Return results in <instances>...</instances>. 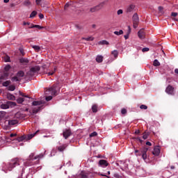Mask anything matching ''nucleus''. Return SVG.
Segmentation results:
<instances>
[{"mask_svg":"<svg viewBox=\"0 0 178 178\" xmlns=\"http://www.w3.org/2000/svg\"><path fill=\"white\" fill-rule=\"evenodd\" d=\"M115 35H122L123 34V30H120L119 31H114Z\"/></svg>","mask_w":178,"mask_h":178,"instance_id":"36","label":"nucleus"},{"mask_svg":"<svg viewBox=\"0 0 178 178\" xmlns=\"http://www.w3.org/2000/svg\"><path fill=\"white\" fill-rule=\"evenodd\" d=\"M159 12L162 13V10H163V7L159 6Z\"/></svg>","mask_w":178,"mask_h":178,"instance_id":"57","label":"nucleus"},{"mask_svg":"<svg viewBox=\"0 0 178 178\" xmlns=\"http://www.w3.org/2000/svg\"><path fill=\"white\" fill-rule=\"evenodd\" d=\"M165 92L169 95H175V88L169 85L165 89Z\"/></svg>","mask_w":178,"mask_h":178,"instance_id":"9","label":"nucleus"},{"mask_svg":"<svg viewBox=\"0 0 178 178\" xmlns=\"http://www.w3.org/2000/svg\"><path fill=\"white\" fill-rule=\"evenodd\" d=\"M33 106H38V105H42V102L41 101H34L32 103Z\"/></svg>","mask_w":178,"mask_h":178,"instance_id":"20","label":"nucleus"},{"mask_svg":"<svg viewBox=\"0 0 178 178\" xmlns=\"http://www.w3.org/2000/svg\"><path fill=\"white\" fill-rule=\"evenodd\" d=\"M56 72V67L54 68V70H51L47 73L48 76H52Z\"/></svg>","mask_w":178,"mask_h":178,"instance_id":"28","label":"nucleus"},{"mask_svg":"<svg viewBox=\"0 0 178 178\" xmlns=\"http://www.w3.org/2000/svg\"><path fill=\"white\" fill-rule=\"evenodd\" d=\"M1 109H9V102H8L6 104H2L1 105Z\"/></svg>","mask_w":178,"mask_h":178,"instance_id":"19","label":"nucleus"},{"mask_svg":"<svg viewBox=\"0 0 178 178\" xmlns=\"http://www.w3.org/2000/svg\"><path fill=\"white\" fill-rule=\"evenodd\" d=\"M16 90V86L11 85L8 86V91H15Z\"/></svg>","mask_w":178,"mask_h":178,"instance_id":"33","label":"nucleus"},{"mask_svg":"<svg viewBox=\"0 0 178 178\" xmlns=\"http://www.w3.org/2000/svg\"><path fill=\"white\" fill-rule=\"evenodd\" d=\"M152 154L153 155H155V156H159V154H161V149H159V147H154Z\"/></svg>","mask_w":178,"mask_h":178,"instance_id":"13","label":"nucleus"},{"mask_svg":"<svg viewBox=\"0 0 178 178\" xmlns=\"http://www.w3.org/2000/svg\"><path fill=\"white\" fill-rule=\"evenodd\" d=\"M39 29L40 30H41V29H44L43 26H41L40 25H34V24H32V26L31 27H29V29Z\"/></svg>","mask_w":178,"mask_h":178,"instance_id":"27","label":"nucleus"},{"mask_svg":"<svg viewBox=\"0 0 178 178\" xmlns=\"http://www.w3.org/2000/svg\"><path fill=\"white\" fill-rule=\"evenodd\" d=\"M154 66H161V63L158 60H154L153 63Z\"/></svg>","mask_w":178,"mask_h":178,"instance_id":"35","label":"nucleus"},{"mask_svg":"<svg viewBox=\"0 0 178 178\" xmlns=\"http://www.w3.org/2000/svg\"><path fill=\"white\" fill-rule=\"evenodd\" d=\"M19 165H20V159L15 158L11 159L7 164H5L4 169L10 172L13 168H16V166H19Z\"/></svg>","mask_w":178,"mask_h":178,"instance_id":"1","label":"nucleus"},{"mask_svg":"<svg viewBox=\"0 0 178 178\" xmlns=\"http://www.w3.org/2000/svg\"><path fill=\"white\" fill-rule=\"evenodd\" d=\"M30 24V23L29 22H24V23H23V25L24 26H29Z\"/></svg>","mask_w":178,"mask_h":178,"instance_id":"60","label":"nucleus"},{"mask_svg":"<svg viewBox=\"0 0 178 178\" xmlns=\"http://www.w3.org/2000/svg\"><path fill=\"white\" fill-rule=\"evenodd\" d=\"M37 15V11L34 10L33 11L31 15H30V17L33 18V17H35V16Z\"/></svg>","mask_w":178,"mask_h":178,"instance_id":"39","label":"nucleus"},{"mask_svg":"<svg viewBox=\"0 0 178 178\" xmlns=\"http://www.w3.org/2000/svg\"><path fill=\"white\" fill-rule=\"evenodd\" d=\"M146 145H149V147H151V145H152V143H151V142H146Z\"/></svg>","mask_w":178,"mask_h":178,"instance_id":"59","label":"nucleus"},{"mask_svg":"<svg viewBox=\"0 0 178 178\" xmlns=\"http://www.w3.org/2000/svg\"><path fill=\"white\" fill-rule=\"evenodd\" d=\"M41 158H44V154H40L39 155H37L34 157V159H40Z\"/></svg>","mask_w":178,"mask_h":178,"instance_id":"42","label":"nucleus"},{"mask_svg":"<svg viewBox=\"0 0 178 178\" xmlns=\"http://www.w3.org/2000/svg\"><path fill=\"white\" fill-rule=\"evenodd\" d=\"M40 19H44V15L43 14H39Z\"/></svg>","mask_w":178,"mask_h":178,"instance_id":"58","label":"nucleus"},{"mask_svg":"<svg viewBox=\"0 0 178 178\" xmlns=\"http://www.w3.org/2000/svg\"><path fill=\"white\" fill-rule=\"evenodd\" d=\"M17 104H23V102H24V98L19 97L17 99Z\"/></svg>","mask_w":178,"mask_h":178,"instance_id":"32","label":"nucleus"},{"mask_svg":"<svg viewBox=\"0 0 178 178\" xmlns=\"http://www.w3.org/2000/svg\"><path fill=\"white\" fill-rule=\"evenodd\" d=\"M99 44H102V45H109V42L106 40L100 41Z\"/></svg>","mask_w":178,"mask_h":178,"instance_id":"40","label":"nucleus"},{"mask_svg":"<svg viewBox=\"0 0 178 178\" xmlns=\"http://www.w3.org/2000/svg\"><path fill=\"white\" fill-rule=\"evenodd\" d=\"M135 134H140V130H136Z\"/></svg>","mask_w":178,"mask_h":178,"instance_id":"63","label":"nucleus"},{"mask_svg":"<svg viewBox=\"0 0 178 178\" xmlns=\"http://www.w3.org/2000/svg\"><path fill=\"white\" fill-rule=\"evenodd\" d=\"M103 61H104V56H97L96 57V62H97V63H102Z\"/></svg>","mask_w":178,"mask_h":178,"instance_id":"15","label":"nucleus"},{"mask_svg":"<svg viewBox=\"0 0 178 178\" xmlns=\"http://www.w3.org/2000/svg\"><path fill=\"white\" fill-rule=\"evenodd\" d=\"M177 13H171V16H172L173 17H176V16H177Z\"/></svg>","mask_w":178,"mask_h":178,"instance_id":"55","label":"nucleus"},{"mask_svg":"<svg viewBox=\"0 0 178 178\" xmlns=\"http://www.w3.org/2000/svg\"><path fill=\"white\" fill-rule=\"evenodd\" d=\"M140 109H145V110H146V109H148V106H147L145 105V104H142V105L140 106Z\"/></svg>","mask_w":178,"mask_h":178,"instance_id":"45","label":"nucleus"},{"mask_svg":"<svg viewBox=\"0 0 178 178\" xmlns=\"http://www.w3.org/2000/svg\"><path fill=\"white\" fill-rule=\"evenodd\" d=\"M4 70H6V72H9V70H10V65H6V67H4Z\"/></svg>","mask_w":178,"mask_h":178,"instance_id":"47","label":"nucleus"},{"mask_svg":"<svg viewBox=\"0 0 178 178\" xmlns=\"http://www.w3.org/2000/svg\"><path fill=\"white\" fill-rule=\"evenodd\" d=\"M8 106H16V103L13 102H8Z\"/></svg>","mask_w":178,"mask_h":178,"instance_id":"44","label":"nucleus"},{"mask_svg":"<svg viewBox=\"0 0 178 178\" xmlns=\"http://www.w3.org/2000/svg\"><path fill=\"white\" fill-rule=\"evenodd\" d=\"M147 152H148V147H143L140 149V150H135V154L136 155H138L139 156H142V158L143 160H146L147 158Z\"/></svg>","mask_w":178,"mask_h":178,"instance_id":"2","label":"nucleus"},{"mask_svg":"<svg viewBox=\"0 0 178 178\" xmlns=\"http://www.w3.org/2000/svg\"><path fill=\"white\" fill-rule=\"evenodd\" d=\"M42 1V0H35V3L36 5H40V3H41Z\"/></svg>","mask_w":178,"mask_h":178,"instance_id":"53","label":"nucleus"},{"mask_svg":"<svg viewBox=\"0 0 178 178\" xmlns=\"http://www.w3.org/2000/svg\"><path fill=\"white\" fill-rule=\"evenodd\" d=\"M46 92H51L52 95H56V85L54 84L51 87L49 88Z\"/></svg>","mask_w":178,"mask_h":178,"instance_id":"8","label":"nucleus"},{"mask_svg":"<svg viewBox=\"0 0 178 178\" xmlns=\"http://www.w3.org/2000/svg\"><path fill=\"white\" fill-rule=\"evenodd\" d=\"M10 85V81H6L3 83V87H8Z\"/></svg>","mask_w":178,"mask_h":178,"instance_id":"34","label":"nucleus"},{"mask_svg":"<svg viewBox=\"0 0 178 178\" xmlns=\"http://www.w3.org/2000/svg\"><path fill=\"white\" fill-rule=\"evenodd\" d=\"M92 111L93 113H97L98 112V106L97 104H93L92 106Z\"/></svg>","mask_w":178,"mask_h":178,"instance_id":"17","label":"nucleus"},{"mask_svg":"<svg viewBox=\"0 0 178 178\" xmlns=\"http://www.w3.org/2000/svg\"><path fill=\"white\" fill-rule=\"evenodd\" d=\"M19 95H21V97H24V98H29L30 99V97H29V95H26V94H24L23 92H19Z\"/></svg>","mask_w":178,"mask_h":178,"instance_id":"31","label":"nucleus"},{"mask_svg":"<svg viewBox=\"0 0 178 178\" xmlns=\"http://www.w3.org/2000/svg\"><path fill=\"white\" fill-rule=\"evenodd\" d=\"M70 6V3H67L65 6H64V9L65 10H66V9H67V8H69Z\"/></svg>","mask_w":178,"mask_h":178,"instance_id":"50","label":"nucleus"},{"mask_svg":"<svg viewBox=\"0 0 178 178\" xmlns=\"http://www.w3.org/2000/svg\"><path fill=\"white\" fill-rule=\"evenodd\" d=\"M35 134H37V132L35 134H32L28 136L26 140H31V138H33V137H34V136H35Z\"/></svg>","mask_w":178,"mask_h":178,"instance_id":"41","label":"nucleus"},{"mask_svg":"<svg viewBox=\"0 0 178 178\" xmlns=\"http://www.w3.org/2000/svg\"><path fill=\"white\" fill-rule=\"evenodd\" d=\"M118 15H122L123 14V10L120 9L117 12Z\"/></svg>","mask_w":178,"mask_h":178,"instance_id":"52","label":"nucleus"},{"mask_svg":"<svg viewBox=\"0 0 178 178\" xmlns=\"http://www.w3.org/2000/svg\"><path fill=\"white\" fill-rule=\"evenodd\" d=\"M104 6H105V1H103L99 4H98L97 6L93 8H91L90 9V12H91L92 13H94V12H98V10H101V9H102V8H104Z\"/></svg>","mask_w":178,"mask_h":178,"instance_id":"5","label":"nucleus"},{"mask_svg":"<svg viewBox=\"0 0 178 178\" xmlns=\"http://www.w3.org/2000/svg\"><path fill=\"white\" fill-rule=\"evenodd\" d=\"M148 136H149V132H148V131H145V132L143 133V140H147V138H148Z\"/></svg>","mask_w":178,"mask_h":178,"instance_id":"25","label":"nucleus"},{"mask_svg":"<svg viewBox=\"0 0 178 178\" xmlns=\"http://www.w3.org/2000/svg\"><path fill=\"white\" fill-rule=\"evenodd\" d=\"M19 62L21 63H22V65H27V63H29V59L26 58H22L19 59Z\"/></svg>","mask_w":178,"mask_h":178,"instance_id":"16","label":"nucleus"},{"mask_svg":"<svg viewBox=\"0 0 178 178\" xmlns=\"http://www.w3.org/2000/svg\"><path fill=\"white\" fill-rule=\"evenodd\" d=\"M32 48L36 51V52H39L40 49H41V48L40 47V46H37V45H33Z\"/></svg>","mask_w":178,"mask_h":178,"instance_id":"30","label":"nucleus"},{"mask_svg":"<svg viewBox=\"0 0 178 178\" xmlns=\"http://www.w3.org/2000/svg\"><path fill=\"white\" fill-rule=\"evenodd\" d=\"M111 55H113L114 58H118L119 56V51H118V50H114L111 52Z\"/></svg>","mask_w":178,"mask_h":178,"instance_id":"26","label":"nucleus"},{"mask_svg":"<svg viewBox=\"0 0 178 178\" xmlns=\"http://www.w3.org/2000/svg\"><path fill=\"white\" fill-rule=\"evenodd\" d=\"M99 165L103 168H106L109 165V163L106 160H100L99 161Z\"/></svg>","mask_w":178,"mask_h":178,"instance_id":"14","label":"nucleus"},{"mask_svg":"<svg viewBox=\"0 0 178 178\" xmlns=\"http://www.w3.org/2000/svg\"><path fill=\"white\" fill-rule=\"evenodd\" d=\"M175 73H176V74H178V69L175 70Z\"/></svg>","mask_w":178,"mask_h":178,"instance_id":"64","label":"nucleus"},{"mask_svg":"<svg viewBox=\"0 0 178 178\" xmlns=\"http://www.w3.org/2000/svg\"><path fill=\"white\" fill-rule=\"evenodd\" d=\"M22 77H24V72L19 70L16 74V76L11 78L12 81H22Z\"/></svg>","mask_w":178,"mask_h":178,"instance_id":"4","label":"nucleus"},{"mask_svg":"<svg viewBox=\"0 0 178 178\" xmlns=\"http://www.w3.org/2000/svg\"><path fill=\"white\" fill-rule=\"evenodd\" d=\"M138 36L140 40H144V38H145V31H144V29H140L138 32Z\"/></svg>","mask_w":178,"mask_h":178,"instance_id":"12","label":"nucleus"},{"mask_svg":"<svg viewBox=\"0 0 178 178\" xmlns=\"http://www.w3.org/2000/svg\"><path fill=\"white\" fill-rule=\"evenodd\" d=\"M63 137L65 138V140H67L70 136H72V131L70 129H66L63 133Z\"/></svg>","mask_w":178,"mask_h":178,"instance_id":"10","label":"nucleus"},{"mask_svg":"<svg viewBox=\"0 0 178 178\" xmlns=\"http://www.w3.org/2000/svg\"><path fill=\"white\" fill-rule=\"evenodd\" d=\"M114 177L119 178L120 176L118 174H115Z\"/></svg>","mask_w":178,"mask_h":178,"instance_id":"62","label":"nucleus"},{"mask_svg":"<svg viewBox=\"0 0 178 178\" xmlns=\"http://www.w3.org/2000/svg\"><path fill=\"white\" fill-rule=\"evenodd\" d=\"M42 106H40L38 108H34L33 110V113H38V112H40V111H41L42 109Z\"/></svg>","mask_w":178,"mask_h":178,"instance_id":"24","label":"nucleus"},{"mask_svg":"<svg viewBox=\"0 0 178 178\" xmlns=\"http://www.w3.org/2000/svg\"><path fill=\"white\" fill-rule=\"evenodd\" d=\"M52 99V96H47L46 97V101L49 102Z\"/></svg>","mask_w":178,"mask_h":178,"instance_id":"51","label":"nucleus"},{"mask_svg":"<svg viewBox=\"0 0 178 178\" xmlns=\"http://www.w3.org/2000/svg\"><path fill=\"white\" fill-rule=\"evenodd\" d=\"M121 113H122V115H126V113H127V110H126L125 108H122V109L121 110Z\"/></svg>","mask_w":178,"mask_h":178,"instance_id":"48","label":"nucleus"},{"mask_svg":"<svg viewBox=\"0 0 178 178\" xmlns=\"http://www.w3.org/2000/svg\"><path fill=\"white\" fill-rule=\"evenodd\" d=\"M65 149H66V145H63L57 147V149L58 151H59V152H63V151H65Z\"/></svg>","mask_w":178,"mask_h":178,"instance_id":"18","label":"nucleus"},{"mask_svg":"<svg viewBox=\"0 0 178 178\" xmlns=\"http://www.w3.org/2000/svg\"><path fill=\"white\" fill-rule=\"evenodd\" d=\"M4 60L5 62H10V57H9L8 56H5Z\"/></svg>","mask_w":178,"mask_h":178,"instance_id":"43","label":"nucleus"},{"mask_svg":"<svg viewBox=\"0 0 178 178\" xmlns=\"http://www.w3.org/2000/svg\"><path fill=\"white\" fill-rule=\"evenodd\" d=\"M81 178H88V173L84 171H82L81 172Z\"/></svg>","mask_w":178,"mask_h":178,"instance_id":"21","label":"nucleus"},{"mask_svg":"<svg viewBox=\"0 0 178 178\" xmlns=\"http://www.w3.org/2000/svg\"><path fill=\"white\" fill-rule=\"evenodd\" d=\"M134 9H136V5L130 4L129 6H128L127 7L125 12H126V13H131V12H133V10H134Z\"/></svg>","mask_w":178,"mask_h":178,"instance_id":"11","label":"nucleus"},{"mask_svg":"<svg viewBox=\"0 0 178 178\" xmlns=\"http://www.w3.org/2000/svg\"><path fill=\"white\" fill-rule=\"evenodd\" d=\"M82 40H86V41H94V38L92 37L83 38Z\"/></svg>","mask_w":178,"mask_h":178,"instance_id":"38","label":"nucleus"},{"mask_svg":"<svg viewBox=\"0 0 178 178\" xmlns=\"http://www.w3.org/2000/svg\"><path fill=\"white\" fill-rule=\"evenodd\" d=\"M124 37L125 40H128V38H129V33L127 34V35H124Z\"/></svg>","mask_w":178,"mask_h":178,"instance_id":"61","label":"nucleus"},{"mask_svg":"<svg viewBox=\"0 0 178 178\" xmlns=\"http://www.w3.org/2000/svg\"><path fill=\"white\" fill-rule=\"evenodd\" d=\"M35 154L34 153H31L29 156V161H34L35 160Z\"/></svg>","mask_w":178,"mask_h":178,"instance_id":"29","label":"nucleus"},{"mask_svg":"<svg viewBox=\"0 0 178 178\" xmlns=\"http://www.w3.org/2000/svg\"><path fill=\"white\" fill-rule=\"evenodd\" d=\"M26 138H27V136H26L25 135H23L22 136L18 137L17 140L20 143V141H24V140H26Z\"/></svg>","mask_w":178,"mask_h":178,"instance_id":"23","label":"nucleus"},{"mask_svg":"<svg viewBox=\"0 0 178 178\" xmlns=\"http://www.w3.org/2000/svg\"><path fill=\"white\" fill-rule=\"evenodd\" d=\"M6 115V112L0 111V119L5 118Z\"/></svg>","mask_w":178,"mask_h":178,"instance_id":"37","label":"nucleus"},{"mask_svg":"<svg viewBox=\"0 0 178 178\" xmlns=\"http://www.w3.org/2000/svg\"><path fill=\"white\" fill-rule=\"evenodd\" d=\"M99 176H104L105 177L110 178L109 176L106 175V174H101V173H99Z\"/></svg>","mask_w":178,"mask_h":178,"instance_id":"56","label":"nucleus"},{"mask_svg":"<svg viewBox=\"0 0 178 178\" xmlns=\"http://www.w3.org/2000/svg\"><path fill=\"white\" fill-rule=\"evenodd\" d=\"M24 5H31V2L30 1H24Z\"/></svg>","mask_w":178,"mask_h":178,"instance_id":"54","label":"nucleus"},{"mask_svg":"<svg viewBox=\"0 0 178 178\" xmlns=\"http://www.w3.org/2000/svg\"><path fill=\"white\" fill-rule=\"evenodd\" d=\"M148 51H149V48H148V47H144V48L142 49V51H143V52H148Z\"/></svg>","mask_w":178,"mask_h":178,"instance_id":"49","label":"nucleus"},{"mask_svg":"<svg viewBox=\"0 0 178 178\" xmlns=\"http://www.w3.org/2000/svg\"><path fill=\"white\" fill-rule=\"evenodd\" d=\"M40 67L38 65H35L32 67L29 71L27 72L26 76H29V77H33L35 74V73H38L40 70Z\"/></svg>","mask_w":178,"mask_h":178,"instance_id":"3","label":"nucleus"},{"mask_svg":"<svg viewBox=\"0 0 178 178\" xmlns=\"http://www.w3.org/2000/svg\"><path fill=\"white\" fill-rule=\"evenodd\" d=\"M97 136H98V134L95 131H94L90 134V137H95Z\"/></svg>","mask_w":178,"mask_h":178,"instance_id":"46","label":"nucleus"},{"mask_svg":"<svg viewBox=\"0 0 178 178\" xmlns=\"http://www.w3.org/2000/svg\"><path fill=\"white\" fill-rule=\"evenodd\" d=\"M5 124H7V127H10V126H15V124H17L19 123V120H6Z\"/></svg>","mask_w":178,"mask_h":178,"instance_id":"7","label":"nucleus"},{"mask_svg":"<svg viewBox=\"0 0 178 178\" xmlns=\"http://www.w3.org/2000/svg\"><path fill=\"white\" fill-rule=\"evenodd\" d=\"M7 97L8 99H10V101H15V99H16V97H15V95H12V94H8L7 95Z\"/></svg>","mask_w":178,"mask_h":178,"instance_id":"22","label":"nucleus"},{"mask_svg":"<svg viewBox=\"0 0 178 178\" xmlns=\"http://www.w3.org/2000/svg\"><path fill=\"white\" fill-rule=\"evenodd\" d=\"M134 29H137L138 27V23L140 22V19L138 18V14L134 13L132 17Z\"/></svg>","mask_w":178,"mask_h":178,"instance_id":"6","label":"nucleus"}]
</instances>
